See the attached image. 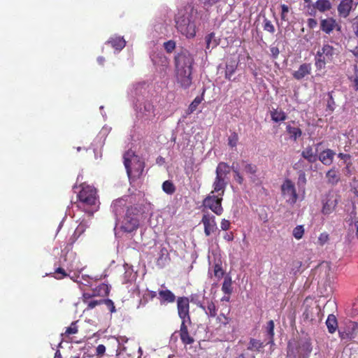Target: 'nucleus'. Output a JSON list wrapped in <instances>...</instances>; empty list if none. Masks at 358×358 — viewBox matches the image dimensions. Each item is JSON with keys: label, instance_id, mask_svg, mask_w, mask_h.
Listing matches in <instances>:
<instances>
[{"label": "nucleus", "instance_id": "obj_43", "mask_svg": "<svg viewBox=\"0 0 358 358\" xmlns=\"http://www.w3.org/2000/svg\"><path fill=\"white\" fill-rule=\"evenodd\" d=\"M348 333L353 334V338L356 336L358 332V324L355 322H350L346 327Z\"/></svg>", "mask_w": 358, "mask_h": 358}, {"label": "nucleus", "instance_id": "obj_54", "mask_svg": "<svg viewBox=\"0 0 358 358\" xmlns=\"http://www.w3.org/2000/svg\"><path fill=\"white\" fill-rule=\"evenodd\" d=\"M339 336L341 340H351L353 338L352 333H348L346 329L344 331H339Z\"/></svg>", "mask_w": 358, "mask_h": 358}, {"label": "nucleus", "instance_id": "obj_9", "mask_svg": "<svg viewBox=\"0 0 358 358\" xmlns=\"http://www.w3.org/2000/svg\"><path fill=\"white\" fill-rule=\"evenodd\" d=\"M339 196L329 191L322 200V208L321 212L324 215H329L336 208L338 203Z\"/></svg>", "mask_w": 358, "mask_h": 358}, {"label": "nucleus", "instance_id": "obj_60", "mask_svg": "<svg viewBox=\"0 0 358 358\" xmlns=\"http://www.w3.org/2000/svg\"><path fill=\"white\" fill-rule=\"evenodd\" d=\"M231 227V222L226 219H222L220 223V227L222 230L227 231Z\"/></svg>", "mask_w": 358, "mask_h": 358}, {"label": "nucleus", "instance_id": "obj_58", "mask_svg": "<svg viewBox=\"0 0 358 358\" xmlns=\"http://www.w3.org/2000/svg\"><path fill=\"white\" fill-rule=\"evenodd\" d=\"M94 296H96V294L93 292L92 294L88 292H84L83 294L82 299L84 303L88 302Z\"/></svg>", "mask_w": 358, "mask_h": 358}, {"label": "nucleus", "instance_id": "obj_21", "mask_svg": "<svg viewBox=\"0 0 358 358\" xmlns=\"http://www.w3.org/2000/svg\"><path fill=\"white\" fill-rule=\"evenodd\" d=\"M159 299L162 305L166 303H172L176 299V295L169 289H161L158 292Z\"/></svg>", "mask_w": 358, "mask_h": 358}, {"label": "nucleus", "instance_id": "obj_34", "mask_svg": "<svg viewBox=\"0 0 358 358\" xmlns=\"http://www.w3.org/2000/svg\"><path fill=\"white\" fill-rule=\"evenodd\" d=\"M77 322V321L73 322L69 327H66L65 331L62 335L65 337H69L71 335L77 334L78 331Z\"/></svg>", "mask_w": 358, "mask_h": 358}, {"label": "nucleus", "instance_id": "obj_46", "mask_svg": "<svg viewBox=\"0 0 358 358\" xmlns=\"http://www.w3.org/2000/svg\"><path fill=\"white\" fill-rule=\"evenodd\" d=\"M216 320L220 325L226 326L229 323L230 318L224 313H220L219 315H217Z\"/></svg>", "mask_w": 358, "mask_h": 358}, {"label": "nucleus", "instance_id": "obj_8", "mask_svg": "<svg viewBox=\"0 0 358 358\" xmlns=\"http://www.w3.org/2000/svg\"><path fill=\"white\" fill-rule=\"evenodd\" d=\"M281 193L286 202L292 205L298 199V194L294 183L290 179H285L281 185Z\"/></svg>", "mask_w": 358, "mask_h": 358}, {"label": "nucleus", "instance_id": "obj_55", "mask_svg": "<svg viewBox=\"0 0 358 358\" xmlns=\"http://www.w3.org/2000/svg\"><path fill=\"white\" fill-rule=\"evenodd\" d=\"M73 271H76L73 275H70V278L73 280L74 282H76L78 283H80V282L78 280L79 278V273L82 272L83 268H80L78 267L75 268L74 269H71Z\"/></svg>", "mask_w": 358, "mask_h": 358}, {"label": "nucleus", "instance_id": "obj_31", "mask_svg": "<svg viewBox=\"0 0 358 358\" xmlns=\"http://www.w3.org/2000/svg\"><path fill=\"white\" fill-rule=\"evenodd\" d=\"M314 7L320 12L324 13L331 8V3L329 0H317Z\"/></svg>", "mask_w": 358, "mask_h": 358}, {"label": "nucleus", "instance_id": "obj_53", "mask_svg": "<svg viewBox=\"0 0 358 358\" xmlns=\"http://www.w3.org/2000/svg\"><path fill=\"white\" fill-rule=\"evenodd\" d=\"M164 47L167 52H171L176 48V43L173 41H169L164 43Z\"/></svg>", "mask_w": 358, "mask_h": 358}, {"label": "nucleus", "instance_id": "obj_13", "mask_svg": "<svg viewBox=\"0 0 358 358\" xmlns=\"http://www.w3.org/2000/svg\"><path fill=\"white\" fill-rule=\"evenodd\" d=\"M201 222L203 224L204 234L206 236H209L217 229L215 217L208 212L203 214Z\"/></svg>", "mask_w": 358, "mask_h": 358}, {"label": "nucleus", "instance_id": "obj_7", "mask_svg": "<svg viewBox=\"0 0 358 358\" xmlns=\"http://www.w3.org/2000/svg\"><path fill=\"white\" fill-rule=\"evenodd\" d=\"M194 60L192 55L186 50L178 53L175 57L176 71H192Z\"/></svg>", "mask_w": 358, "mask_h": 358}, {"label": "nucleus", "instance_id": "obj_32", "mask_svg": "<svg viewBox=\"0 0 358 358\" xmlns=\"http://www.w3.org/2000/svg\"><path fill=\"white\" fill-rule=\"evenodd\" d=\"M94 292L96 294V296H108L110 293V287L105 283H102L94 289Z\"/></svg>", "mask_w": 358, "mask_h": 358}, {"label": "nucleus", "instance_id": "obj_35", "mask_svg": "<svg viewBox=\"0 0 358 358\" xmlns=\"http://www.w3.org/2000/svg\"><path fill=\"white\" fill-rule=\"evenodd\" d=\"M162 189L168 194H173L176 192V187L171 180H166L162 184Z\"/></svg>", "mask_w": 358, "mask_h": 358}, {"label": "nucleus", "instance_id": "obj_20", "mask_svg": "<svg viewBox=\"0 0 358 358\" xmlns=\"http://www.w3.org/2000/svg\"><path fill=\"white\" fill-rule=\"evenodd\" d=\"M311 64L309 63H303L300 65L298 70L295 71L292 73V76L294 79L300 80L306 76H308L311 73Z\"/></svg>", "mask_w": 358, "mask_h": 358}, {"label": "nucleus", "instance_id": "obj_4", "mask_svg": "<svg viewBox=\"0 0 358 358\" xmlns=\"http://www.w3.org/2000/svg\"><path fill=\"white\" fill-rule=\"evenodd\" d=\"M336 49L329 44H324L315 55V66L317 69H322L327 63H331L336 55Z\"/></svg>", "mask_w": 358, "mask_h": 358}, {"label": "nucleus", "instance_id": "obj_33", "mask_svg": "<svg viewBox=\"0 0 358 358\" xmlns=\"http://www.w3.org/2000/svg\"><path fill=\"white\" fill-rule=\"evenodd\" d=\"M231 278L229 276H226L224 279L222 291L228 295H230L232 293V287H231Z\"/></svg>", "mask_w": 358, "mask_h": 358}, {"label": "nucleus", "instance_id": "obj_41", "mask_svg": "<svg viewBox=\"0 0 358 358\" xmlns=\"http://www.w3.org/2000/svg\"><path fill=\"white\" fill-rule=\"evenodd\" d=\"M303 234L304 228L303 225H298L293 229L292 235L297 240L302 238Z\"/></svg>", "mask_w": 358, "mask_h": 358}, {"label": "nucleus", "instance_id": "obj_37", "mask_svg": "<svg viewBox=\"0 0 358 358\" xmlns=\"http://www.w3.org/2000/svg\"><path fill=\"white\" fill-rule=\"evenodd\" d=\"M71 271L72 270H69V273H67L64 268L59 267L55 270L52 276L57 280H62L66 276H70V273Z\"/></svg>", "mask_w": 358, "mask_h": 358}, {"label": "nucleus", "instance_id": "obj_12", "mask_svg": "<svg viewBox=\"0 0 358 358\" xmlns=\"http://www.w3.org/2000/svg\"><path fill=\"white\" fill-rule=\"evenodd\" d=\"M177 83L184 90L189 89L192 84V71H176Z\"/></svg>", "mask_w": 358, "mask_h": 358}, {"label": "nucleus", "instance_id": "obj_16", "mask_svg": "<svg viewBox=\"0 0 358 358\" xmlns=\"http://www.w3.org/2000/svg\"><path fill=\"white\" fill-rule=\"evenodd\" d=\"M325 177L327 184L331 186H336L341 181V174L336 166H333L327 171Z\"/></svg>", "mask_w": 358, "mask_h": 358}, {"label": "nucleus", "instance_id": "obj_28", "mask_svg": "<svg viewBox=\"0 0 358 358\" xmlns=\"http://www.w3.org/2000/svg\"><path fill=\"white\" fill-rule=\"evenodd\" d=\"M266 346V344L264 342H262L259 340L255 338H250L248 350L252 352H259L262 349H263Z\"/></svg>", "mask_w": 358, "mask_h": 358}, {"label": "nucleus", "instance_id": "obj_14", "mask_svg": "<svg viewBox=\"0 0 358 358\" xmlns=\"http://www.w3.org/2000/svg\"><path fill=\"white\" fill-rule=\"evenodd\" d=\"M320 29L327 34H330L334 29L341 31V26L334 17H327L321 20Z\"/></svg>", "mask_w": 358, "mask_h": 358}, {"label": "nucleus", "instance_id": "obj_23", "mask_svg": "<svg viewBox=\"0 0 358 358\" xmlns=\"http://www.w3.org/2000/svg\"><path fill=\"white\" fill-rule=\"evenodd\" d=\"M107 43L110 44L111 47L117 50H121L126 45V41L123 37L114 36L110 37Z\"/></svg>", "mask_w": 358, "mask_h": 358}, {"label": "nucleus", "instance_id": "obj_25", "mask_svg": "<svg viewBox=\"0 0 358 358\" xmlns=\"http://www.w3.org/2000/svg\"><path fill=\"white\" fill-rule=\"evenodd\" d=\"M301 156L309 163H314L317 159V155L313 152V149L310 145L307 146L302 152Z\"/></svg>", "mask_w": 358, "mask_h": 358}, {"label": "nucleus", "instance_id": "obj_48", "mask_svg": "<svg viewBox=\"0 0 358 358\" xmlns=\"http://www.w3.org/2000/svg\"><path fill=\"white\" fill-rule=\"evenodd\" d=\"M232 171L234 173V179L240 185H241L243 182V178L239 173V171L237 167H235L233 164L231 166Z\"/></svg>", "mask_w": 358, "mask_h": 358}, {"label": "nucleus", "instance_id": "obj_56", "mask_svg": "<svg viewBox=\"0 0 358 358\" xmlns=\"http://www.w3.org/2000/svg\"><path fill=\"white\" fill-rule=\"evenodd\" d=\"M329 240V234L326 232L321 233L318 237V243L320 245H323Z\"/></svg>", "mask_w": 358, "mask_h": 358}, {"label": "nucleus", "instance_id": "obj_51", "mask_svg": "<svg viewBox=\"0 0 358 358\" xmlns=\"http://www.w3.org/2000/svg\"><path fill=\"white\" fill-rule=\"evenodd\" d=\"M102 301L103 304L104 303L107 306L111 313L116 312L115 306L111 299H102Z\"/></svg>", "mask_w": 358, "mask_h": 358}, {"label": "nucleus", "instance_id": "obj_2", "mask_svg": "<svg viewBox=\"0 0 358 358\" xmlns=\"http://www.w3.org/2000/svg\"><path fill=\"white\" fill-rule=\"evenodd\" d=\"M140 209L134 206L127 207L125 215L120 221V229L125 233H132L139 227Z\"/></svg>", "mask_w": 358, "mask_h": 358}, {"label": "nucleus", "instance_id": "obj_63", "mask_svg": "<svg viewBox=\"0 0 358 358\" xmlns=\"http://www.w3.org/2000/svg\"><path fill=\"white\" fill-rule=\"evenodd\" d=\"M224 239L228 242H231L234 240V236L232 231L227 232L223 236Z\"/></svg>", "mask_w": 358, "mask_h": 358}, {"label": "nucleus", "instance_id": "obj_19", "mask_svg": "<svg viewBox=\"0 0 358 358\" xmlns=\"http://www.w3.org/2000/svg\"><path fill=\"white\" fill-rule=\"evenodd\" d=\"M336 152L329 148L322 150L317 157V159L325 166H330L334 159Z\"/></svg>", "mask_w": 358, "mask_h": 358}, {"label": "nucleus", "instance_id": "obj_27", "mask_svg": "<svg viewBox=\"0 0 358 358\" xmlns=\"http://www.w3.org/2000/svg\"><path fill=\"white\" fill-rule=\"evenodd\" d=\"M270 113L271 120L275 122H283L287 117L286 113L282 109L273 108Z\"/></svg>", "mask_w": 358, "mask_h": 358}, {"label": "nucleus", "instance_id": "obj_50", "mask_svg": "<svg viewBox=\"0 0 358 358\" xmlns=\"http://www.w3.org/2000/svg\"><path fill=\"white\" fill-rule=\"evenodd\" d=\"M280 7H281V13H280L281 20H282V21H287L288 18L287 17V14L289 11V8L286 4H282L280 6Z\"/></svg>", "mask_w": 358, "mask_h": 358}, {"label": "nucleus", "instance_id": "obj_15", "mask_svg": "<svg viewBox=\"0 0 358 358\" xmlns=\"http://www.w3.org/2000/svg\"><path fill=\"white\" fill-rule=\"evenodd\" d=\"M187 322L181 321L179 330L180 341L185 346L187 345H192L195 341L194 338L189 334L188 327L187 326Z\"/></svg>", "mask_w": 358, "mask_h": 358}, {"label": "nucleus", "instance_id": "obj_61", "mask_svg": "<svg viewBox=\"0 0 358 358\" xmlns=\"http://www.w3.org/2000/svg\"><path fill=\"white\" fill-rule=\"evenodd\" d=\"M106 352V347L103 344H100L96 347V355L101 356L103 355Z\"/></svg>", "mask_w": 358, "mask_h": 358}, {"label": "nucleus", "instance_id": "obj_40", "mask_svg": "<svg viewBox=\"0 0 358 358\" xmlns=\"http://www.w3.org/2000/svg\"><path fill=\"white\" fill-rule=\"evenodd\" d=\"M266 330L269 337L268 343H273L274 336V322L273 320H269L267 322Z\"/></svg>", "mask_w": 358, "mask_h": 358}, {"label": "nucleus", "instance_id": "obj_10", "mask_svg": "<svg viewBox=\"0 0 358 358\" xmlns=\"http://www.w3.org/2000/svg\"><path fill=\"white\" fill-rule=\"evenodd\" d=\"M176 28L187 38H193L196 35V27L188 17H179L176 20Z\"/></svg>", "mask_w": 358, "mask_h": 358}, {"label": "nucleus", "instance_id": "obj_17", "mask_svg": "<svg viewBox=\"0 0 358 358\" xmlns=\"http://www.w3.org/2000/svg\"><path fill=\"white\" fill-rule=\"evenodd\" d=\"M227 185V181L226 178H221L215 177V180L213 183V190L210 192L211 194L217 193V195L223 196L225 192V189Z\"/></svg>", "mask_w": 358, "mask_h": 358}, {"label": "nucleus", "instance_id": "obj_44", "mask_svg": "<svg viewBox=\"0 0 358 358\" xmlns=\"http://www.w3.org/2000/svg\"><path fill=\"white\" fill-rule=\"evenodd\" d=\"M236 69V66L234 64L227 65L225 70V78L226 79L231 80L232 76L234 74Z\"/></svg>", "mask_w": 358, "mask_h": 358}, {"label": "nucleus", "instance_id": "obj_29", "mask_svg": "<svg viewBox=\"0 0 358 358\" xmlns=\"http://www.w3.org/2000/svg\"><path fill=\"white\" fill-rule=\"evenodd\" d=\"M286 131L289 135L290 139L294 141H296L302 135V131L300 128L292 127L290 124L286 126Z\"/></svg>", "mask_w": 358, "mask_h": 358}, {"label": "nucleus", "instance_id": "obj_36", "mask_svg": "<svg viewBox=\"0 0 358 358\" xmlns=\"http://www.w3.org/2000/svg\"><path fill=\"white\" fill-rule=\"evenodd\" d=\"M189 302L195 304L197 307L205 309V306L201 301V297L198 294H192L189 296Z\"/></svg>", "mask_w": 358, "mask_h": 358}, {"label": "nucleus", "instance_id": "obj_59", "mask_svg": "<svg viewBox=\"0 0 358 358\" xmlns=\"http://www.w3.org/2000/svg\"><path fill=\"white\" fill-rule=\"evenodd\" d=\"M271 55L273 59H277L280 54L279 48L276 46H271L270 48Z\"/></svg>", "mask_w": 358, "mask_h": 358}, {"label": "nucleus", "instance_id": "obj_1", "mask_svg": "<svg viewBox=\"0 0 358 358\" xmlns=\"http://www.w3.org/2000/svg\"><path fill=\"white\" fill-rule=\"evenodd\" d=\"M78 206L81 208L90 207L92 210L85 209L87 213H92L98 208V196L96 189L90 185H82V188L78 194Z\"/></svg>", "mask_w": 358, "mask_h": 358}, {"label": "nucleus", "instance_id": "obj_30", "mask_svg": "<svg viewBox=\"0 0 358 358\" xmlns=\"http://www.w3.org/2000/svg\"><path fill=\"white\" fill-rule=\"evenodd\" d=\"M326 325L330 334H334L338 328V322L335 315H329L326 321Z\"/></svg>", "mask_w": 358, "mask_h": 358}, {"label": "nucleus", "instance_id": "obj_6", "mask_svg": "<svg viewBox=\"0 0 358 358\" xmlns=\"http://www.w3.org/2000/svg\"><path fill=\"white\" fill-rule=\"evenodd\" d=\"M222 200L223 196L210 192L203 200L202 206L204 209L210 210L217 215H221L224 212Z\"/></svg>", "mask_w": 358, "mask_h": 358}, {"label": "nucleus", "instance_id": "obj_24", "mask_svg": "<svg viewBox=\"0 0 358 358\" xmlns=\"http://www.w3.org/2000/svg\"><path fill=\"white\" fill-rule=\"evenodd\" d=\"M230 173V167L225 162H220L216 168L215 173L217 178H227V175Z\"/></svg>", "mask_w": 358, "mask_h": 358}, {"label": "nucleus", "instance_id": "obj_22", "mask_svg": "<svg viewBox=\"0 0 358 358\" xmlns=\"http://www.w3.org/2000/svg\"><path fill=\"white\" fill-rule=\"evenodd\" d=\"M126 205L127 203L124 199H118L113 202L111 208L117 219H118V217L124 213Z\"/></svg>", "mask_w": 358, "mask_h": 358}, {"label": "nucleus", "instance_id": "obj_64", "mask_svg": "<svg viewBox=\"0 0 358 358\" xmlns=\"http://www.w3.org/2000/svg\"><path fill=\"white\" fill-rule=\"evenodd\" d=\"M338 158L343 159L345 163H347L348 161H350L351 159V156L348 154L339 153L338 155Z\"/></svg>", "mask_w": 358, "mask_h": 358}, {"label": "nucleus", "instance_id": "obj_18", "mask_svg": "<svg viewBox=\"0 0 358 358\" xmlns=\"http://www.w3.org/2000/svg\"><path fill=\"white\" fill-rule=\"evenodd\" d=\"M353 0H342L338 6V15L346 18L350 13L353 6Z\"/></svg>", "mask_w": 358, "mask_h": 358}, {"label": "nucleus", "instance_id": "obj_38", "mask_svg": "<svg viewBox=\"0 0 358 358\" xmlns=\"http://www.w3.org/2000/svg\"><path fill=\"white\" fill-rule=\"evenodd\" d=\"M85 231L84 226L79 225L75 230L73 235L71 236L69 241L71 244H73L78 237Z\"/></svg>", "mask_w": 358, "mask_h": 358}, {"label": "nucleus", "instance_id": "obj_57", "mask_svg": "<svg viewBox=\"0 0 358 358\" xmlns=\"http://www.w3.org/2000/svg\"><path fill=\"white\" fill-rule=\"evenodd\" d=\"M214 275L217 278H221L224 275V271L222 266L219 264H215L214 266Z\"/></svg>", "mask_w": 358, "mask_h": 358}, {"label": "nucleus", "instance_id": "obj_3", "mask_svg": "<svg viewBox=\"0 0 358 358\" xmlns=\"http://www.w3.org/2000/svg\"><path fill=\"white\" fill-rule=\"evenodd\" d=\"M128 155H129V153L124 156V164L127 175L129 178H138L143 172L145 163L138 156L134 154L130 155L129 157H127Z\"/></svg>", "mask_w": 358, "mask_h": 358}, {"label": "nucleus", "instance_id": "obj_62", "mask_svg": "<svg viewBox=\"0 0 358 358\" xmlns=\"http://www.w3.org/2000/svg\"><path fill=\"white\" fill-rule=\"evenodd\" d=\"M307 24L310 29H314L315 27H317V22L315 19L308 18L307 20Z\"/></svg>", "mask_w": 358, "mask_h": 358}, {"label": "nucleus", "instance_id": "obj_26", "mask_svg": "<svg viewBox=\"0 0 358 358\" xmlns=\"http://www.w3.org/2000/svg\"><path fill=\"white\" fill-rule=\"evenodd\" d=\"M205 309H202L204 310L205 313L208 317H215L217 315V308L215 304V303L212 300H208L206 301V304L204 305Z\"/></svg>", "mask_w": 358, "mask_h": 358}, {"label": "nucleus", "instance_id": "obj_42", "mask_svg": "<svg viewBox=\"0 0 358 358\" xmlns=\"http://www.w3.org/2000/svg\"><path fill=\"white\" fill-rule=\"evenodd\" d=\"M263 29L264 31L270 34H273L275 32L274 25L266 17H264L263 21Z\"/></svg>", "mask_w": 358, "mask_h": 358}, {"label": "nucleus", "instance_id": "obj_52", "mask_svg": "<svg viewBox=\"0 0 358 358\" xmlns=\"http://www.w3.org/2000/svg\"><path fill=\"white\" fill-rule=\"evenodd\" d=\"M144 110L145 112H148V115H150V116H154L155 115V108H154V106L151 103H150V102L145 103L144 104Z\"/></svg>", "mask_w": 358, "mask_h": 358}, {"label": "nucleus", "instance_id": "obj_47", "mask_svg": "<svg viewBox=\"0 0 358 358\" xmlns=\"http://www.w3.org/2000/svg\"><path fill=\"white\" fill-rule=\"evenodd\" d=\"M244 171L248 174L255 175L257 171V167L255 164L245 163L244 166Z\"/></svg>", "mask_w": 358, "mask_h": 358}, {"label": "nucleus", "instance_id": "obj_45", "mask_svg": "<svg viewBox=\"0 0 358 358\" xmlns=\"http://www.w3.org/2000/svg\"><path fill=\"white\" fill-rule=\"evenodd\" d=\"M238 141V134L236 132L231 133V135L228 138V145L231 148H234L236 146Z\"/></svg>", "mask_w": 358, "mask_h": 358}, {"label": "nucleus", "instance_id": "obj_11", "mask_svg": "<svg viewBox=\"0 0 358 358\" xmlns=\"http://www.w3.org/2000/svg\"><path fill=\"white\" fill-rule=\"evenodd\" d=\"M177 310L181 321L191 324L189 315V299L186 296H179L177 299Z\"/></svg>", "mask_w": 358, "mask_h": 358}, {"label": "nucleus", "instance_id": "obj_49", "mask_svg": "<svg viewBox=\"0 0 358 358\" xmlns=\"http://www.w3.org/2000/svg\"><path fill=\"white\" fill-rule=\"evenodd\" d=\"M87 305L86 310H92L96 306L103 304L102 299L99 300H90L88 302L85 303Z\"/></svg>", "mask_w": 358, "mask_h": 358}, {"label": "nucleus", "instance_id": "obj_5", "mask_svg": "<svg viewBox=\"0 0 358 358\" xmlns=\"http://www.w3.org/2000/svg\"><path fill=\"white\" fill-rule=\"evenodd\" d=\"M287 350L292 351L294 354L301 358H308L312 352L313 347L310 340L305 339L300 342L289 341Z\"/></svg>", "mask_w": 358, "mask_h": 358}, {"label": "nucleus", "instance_id": "obj_39", "mask_svg": "<svg viewBox=\"0 0 358 358\" xmlns=\"http://www.w3.org/2000/svg\"><path fill=\"white\" fill-rule=\"evenodd\" d=\"M202 101V98L200 96H196L190 103L187 109V113L191 114L194 111H195L198 107V106L201 103Z\"/></svg>", "mask_w": 358, "mask_h": 358}]
</instances>
